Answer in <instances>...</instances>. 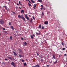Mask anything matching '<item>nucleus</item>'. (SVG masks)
<instances>
[{
	"instance_id": "52",
	"label": "nucleus",
	"mask_w": 67,
	"mask_h": 67,
	"mask_svg": "<svg viewBox=\"0 0 67 67\" xmlns=\"http://www.w3.org/2000/svg\"><path fill=\"white\" fill-rule=\"evenodd\" d=\"M29 3H31V2L30 1H29Z\"/></svg>"
},
{
	"instance_id": "34",
	"label": "nucleus",
	"mask_w": 67,
	"mask_h": 67,
	"mask_svg": "<svg viewBox=\"0 0 67 67\" xmlns=\"http://www.w3.org/2000/svg\"><path fill=\"white\" fill-rule=\"evenodd\" d=\"M42 8L43 9V10H45V9L43 7H42Z\"/></svg>"
},
{
	"instance_id": "37",
	"label": "nucleus",
	"mask_w": 67,
	"mask_h": 67,
	"mask_svg": "<svg viewBox=\"0 0 67 67\" xmlns=\"http://www.w3.org/2000/svg\"><path fill=\"white\" fill-rule=\"evenodd\" d=\"M33 18L35 20V18H34V16L33 17Z\"/></svg>"
},
{
	"instance_id": "30",
	"label": "nucleus",
	"mask_w": 67,
	"mask_h": 67,
	"mask_svg": "<svg viewBox=\"0 0 67 67\" xmlns=\"http://www.w3.org/2000/svg\"><path fill=\"white\" fill-rule=\"evenodd\" d=\"M37 53V56H39V54H38V53Z\"/></svg>"
},
{
	"instance_id": "44",
	"label": "nucleus",
	"mask_w": 67,
	"mask_h": 67,
	"mask_svg": "<svg viewBox=\"0 0 67 67\" xmlns=\"http://www.w3.org/2000/svg\"><path fill=\"white\" fill-rule=\"evenodd\" d=\"M16 33H18V31H16Z\"/></svg>"
},
{
	"instance_id": "31",
	"label": "nucleus",
	"mask_w": 67,
	"mask_h": 67,
	"mask_svg": "<svg viewBox=\"0 0 67 67\" xmlns=\"http://www.w3.org/2000/svg\"><path fill=\"white\" fill-rule=\"evenodd\" d=\"M62 45H64V43H63V42H62Z\"/></svg>"
},
{
	"instance_id": "39",
	"label": "nucleus",
	"mask_w": 67,
	"mask_h": 67,
	"mask_svg": "<svg viewBox=\"0 0 67 67\" xmlns=\"http://www.w3.org/2000/svg\"><path fill=\"white\" fill-rule=\"evenodd\" d=\"M22 62H24V60H22Z\"/></svg>"
},
{
	"instance_id": "33",
	"label": "nucleus",
	"mask_w": 67,
	"mask_h": 67,
	"mask_svg": "<svg viewBox=\"0 0 67 67\" xmlns=\"http://www.w3.org/2000/svg\"><path fill=\"white\" fill-rule=\"evenodd\" d=\"M47 67H49V65H47Z\"/></svg>"
},
{
	"instance_id": "10",
	"label": "nucleus",
	"mask_w": 67,
	"mask_h": 67,
	"mask_svg": "<svg viewBox=\"0 0 67 67\" xmlns=\"http://www.w3.org/2000/svg\"><path fill=\"white\" fill-rule=\"evenodd\" d=\"M53 58L54 59H55V54L53 55Z\"/></svg>"
},
{
	"instance_id": "2",
	"label": "nucleus",
	"mask_w": 67,
	"mask_h": 67,
	"mask_svg": "<svg viewBox=\"0 0 67 67\" xmlns=\"http://www.w3.org/2000/svg\"><path fill=\"white\" fill-rule=\"evenodd\" d=\"M4 22V20L2 19H1L0 20V23L1 24H3Z\"/></svg>"
},
{
	"instance_id": "59",
	"label": "nucleus",
	"mask_w": 67,
	"mask_h": 67,
	"mask_svg": "<svg viewBox=\"0 0 67 67\" xmlns=\"http://www.w3.org/2000/svg\"><path fill=\"white\" fill-rule=\"evenodd\" d=\"M66 47V48H67V47Z\"/></svg>"
},
{
	"instance_id": "40",
	"label": "nucleus",
	"mask_w": 67,
	"mask_h": 67,
	"mask_svg": "<svg viewBox=\"0 0 67 67\" xmlns=\"http://www.w3.org/2000/svg\"><path fill=\"white\" fill-rule=\"evenodd\" d=\"M21 39L22 40H23V38H21Z\"/></svg>"
},
{
	"instance_id": "55",
	"label": "nucleus",
	"mask_w": 67,
	"mask_h": 67,
	"mask_svg": "<svg viewBox=\"0 0 67 67\" xmlns=\"http://www.w3.org/2000/svg\"><path fill=\"white\" fill-rule=\"evenodd\" d=\"M20 5H22V4H20Z\"/></svg>"
},
{
	"instance_id": "11",
	"label": "nucleus",
	"mask_w": 67,
	"mask_h": 67,
	"mask_svg": "<svg viewBox=\"0 0 67 67\" xmlns=\"http://www.w3.org/2000/svg\"><path fill=\"white\" fill-rule=\"evenodd\" d=\"M30 36L31 38H32V39H33V38H34V37H33V35H31Z\"/></svg>"
},
{
	"instance_id": "6",
	"label": "nucleus",
	"mask_w": 67,
	"mask_h": 67,
	"mask_svg": "<svg viewBox=\"0 0 67 67\" xmlns=\"http://www.w3.org/2000/svg\"><path fill=\"white\" fill-rule=\"evenodd\" d=\"M36 7V4H34V9H36V8H35V7Z\"/></svg>"
},
{
	"instance_id": "20",
	"label": "nucleus",
	"mask_w": 67,
	"mask_h": 67,
	"mask_svg": "<svg viewBox=\"0 0 67 67\" xmlns=\"http://www.w3.org/2000/svg\"><path fill=\"white\" fill-rule=\"evenodd\" d=\"M28 5L29 7H31V4H30V3H28Z\"/></svg>"
},
{
	"instance_id": "16",
	"label": "nucleus",
	"mask_w": 67,
	"mask_h": 67,
	"mask_svg": "<svg viewBox=\"0 0 67 67\" xmlns=\"http://www.w3.org/2000/svg\"><path fill=\"white\" fill-rule=\"evenodd\" d=\"M31 1L32 2V3H34L35 2H34V1H33L32 0H31Z\"/></svg>"
},
{
	"instance_id": "50",
	"label": "nucleus",
	"mask_w": 67,
	"mask_h": 67,
	"mask_svg": "<svg viewBox=\"0 0 67 67\" xmlns=\"http://www.w3.org/2000/svg\"><path fill=\"white\" fill-rule=\"evenodd\" d=\"M33 36H34V37H35V36L34 35V34H33Z\"/></svg>"
},
{
	"instance_id": "41",
	"label": "nucleus",
	"mask_w": 67,
	"mask_h": 67,
	"mask_svg": "<svg viewBox=\"0 0 67 67\" xmlns=\"http://www.w3.org/2000/svg\"><path fill=\"white\" fill-rule=\"evenodd\" d=\"M5 60H8V59H5Z\"/></svg>"
},
{
	"instance_id": "47",
	"label": "nucleus",
	"mask_w": 67,
	"mask_h": 67,
	"mask_svg": "<svg viewBox=\"0 0 67 67\" xmlns=\"http://www.w3.org/2000/svg\"><path fill=\"white\" fill-rule=\"evenodd\" d=\"M3 64H4V65H5V63H4V62L3 63Z\"/></svg>"
},
{
	"instance_id": "25",
	"label": "nucleus",
	"mask_w": 67,
	"mask_h": 67,
	"mask_svg": "<svg viewBox=\"0 0 67 67\" xmlns=\"http://www.w3.org/2000/svg\"><path fill=\"white\" fill-rule=\"evenodd\" d=\"M24 44H25V45H27V43H26V42H25L24 43Z\"/></svg>"
},
{
	"instance_id": "9",
	"label": "nucleus",
	"mask_w": 67,
	"mask_h": 67,
	"mask_svg": "<svg viewBox=\"0 0 67 67\" xmlns=\"http://www.w3.org/2000/svg\"><path fill=\"white\" fill-rule=\"evenodd\" d=\"M8 58H9V59H11V60H12V59L11 58V57H7Z\"/></svg>"
},
{
	"instance_id": "51",
	"label": "nucleus",
	"mask_w": 67,
	"mask_h": 67,
	"mask_svg": "<svg viewBox=\"0 0 67 67\" xmlns=\"http://www.w3.org/2000/svg\"><path fill=\"white\" fill-rule=\"evenodd\" d=\"M4 32L5 33H7V32L6 31H5Z\"/></svg>"
},
{
	"instance_id": "49",
	"label": "nucleus",
	"mask_w": 67,
	"mask_h": 67,
	"mask_svg": "<svg viewBox=\"0 0 67 67\" xmlns=\"http://www.w3.org/2000/svg\"><path fill=\"white\" fill-rule=\"evenodd\" d=\"M64 56H67V55H66V54H65Z\"/></svg>"
},
{
	"instance_id": "45",
	"label": "nucleus",
	"mask_w": 67,
	"mask_h": 67,
	"mask_svg": "<svg viewBox=\"0 0 67 67\" xmlns=\"http://www.w3.org/2000/svg\"><path fill=\"white\" fill-rule=\"evenodd\" d=\"M40 35V33H38V35Z\"/></svg>"
},
{
	"instance_id": "42",
	"label": "nucleus",
	"mask_w": 67,
	"mask_h": 67,
	"mask_svg": "<svg viewBox=\"0 0 67 67\" xmlns=\"http://www.w3.org/2000/svg\"><path fill=\"white\" fill-rule=\"evenodd\" d=\"M32 67H36V65H35V66H33Z\"/></svg>"
},
{
	"instance_id": "27",
	"label": "nucleus",
	"mask_w": 67,
	"mask_h": 67,
	"mask_svg": "<svg viewBox=\"0 0 67 67\" xmlns=\"http://www.w3.org/2000/svg\"><path fill=\"white\" fill-rule=\"evenodd\" d=\"M57 60L55 62H54V64H56L57 63Z\"/></svg>"
},
{
	"instance_id": "32",
	"label": "nucleus",
	"mask_w": 67,
	"mask_h": 67,
	"mask_svg": "<svg viewBox=\"0 0 67 67\" xmlns=\"http://www.w3.org/2000/svg\"><path fill=\"white\" fill-rule=\"evenodd\" d=\"M12 12H13V13H14V14H15V12L13 11H12Z\"/></svg>"
},
{
	"instance_id": "36",
	"label": "nucleus",
	"mask_w": 67,
	"mask_h": 67,
	"mask_svg": "<svg viewBox=\"0 0 67 67\" xmlns=\"http://www.w3.org/2000/svg\"><path fill=\"white\" fill-rule=\"evenodd\" d=\"M19 4H20L21 3V2H20V1H19Z\"/></svg>"
},
{
	"instance_id": "17",
	"label": "nucleus",
	"mask_w": 67,
	"mask_h": 67,
	"mask_svg": "<svg viewBox=\"0 0 67 67\" xmlns=\"http://www.w3.org/2000/svg\"><path fill=\"white\" fill-rule=\"evenodd\" d=\"M9 25H11V22H9Z\"/></svg>"
},
{
	"instance_id": "57",
	"label": "nucleus",
	"mask_w": 67,
	"mask_h": 67,
	"mask_svg": "<svg viewBox=\"0 0 67 67\" xmlns=\"http://www.w3.org/2000/svg\"><path fill=\"white\" fill-rule=\"evenodd\" d=\"M49 63H51V62L50 61H49Z\"/></svg>"
},
{
	"instance_id": "35",
	"label": "nucleus",
	"mask_w": 67,
	"mask_h": 67,
	"mask_svg": "<svg viewBox=\"0 0 67 67\" xmlns=\"http://www.w3.org/2000/svg\"><path fill=\"white\" fill-rule=\"evenodd\" d=\"M3 30H5V29L4 28H3Z\"/></svg>"
},
{
	"instance_id": "46",
	"label": "nucleus",
	"mask_w": 67,
	"mask_h": 67,
	"mask_svg": "<svg viewBox=\"0 0 67 67\" xmlns=\"http://www.w3.org/2000/svg\"><path fill=\"white\" fill-rule=\"evenodd\" d=\"M40 9H41V10H43V8H40Z\"/></svg>"
},
{
	"instance_id": "19",
	"label": "nucleus",
	"mask_w": 67,
	"mask_h": 67,
	"mask_svg": "<svg viewBox=\"0 0 67 67\" xmlns=\"http://www.w3.org/2000/svg\"><path fill=\"white\" fill-rule=\"evenodd\" d=\"M23 12V13H24V10H21V13H22Z\"/></svg>"
},
{
	"instance_id": "1",
	"label": "nucleus",
	"mask_w": 67,
	"mask_h": 67,
	"mask_svg": "<svg viewBox=\"0 0 67 67\" xmlns=\"http://www.w3.org/2000/svg\"><path fill=\"white\" fill-rule=\"evenodd\" d=\"M18 17L19 18H21L22 19H23V20L25 22V18L23 16H20V15H19L18 16Z\"/></svg>"
},
{
	"instance_id": "14",
	"label": "nucleus",
	"mask_w": 67,
	"mask_h": 67,
	"mask_svg": "<svg viewBox=\"0 0 67 67\" xmlns=\"http://www.w3.org/2000/svg\"><path fill=\"white\" fill-rule=\"evenodd\" d=\"M41 25H40L39 26V28L41 29Z\"/></svg>"
},
{
	"instance_id": "23",
	"label": "nucleus",
	"mask_w": 67,
	"mask_h": 67,
	"mask_svg": "<svg viewBox=\"0 0 67 67\" xmlns=\"http://www.w3.org/2000/svg\"><path fill=\"white\" fill-rule=\"evenodd\" d=\"M4 7L6 9V10H7V6H4Z\"/></svg>"
},
{
	"instance_id": "43",
	"label": "nucleus",
	"mask_w": 67,
	"mask_h": 67,
	"mask_svg": "<svg viewBox=\"0 0 67 67\" xmlns=\"http://www.w3.org/2000/svg\"><path fill=\"white\" fill-rule=\"evenodd\" d=\"M41 7H42V8L43 7V5H41Z\"/></svg>"
},
{
	"instance_id": "13",
	"label": "nucleus",
	"mask_w": 67,
	"mask_h": 67,
	"mask_svg": "<svg viewBox=\"0 0 67 67\" xmlns=\"http://www.w3.org/2000/svg\"><path fill=\"white\" fill-rule=\"evenodd\" d=\"M32 21H33V19L31 18V19L30 22H31V23H32Z\"/></svg>"
},
{
	"instance_id": "4",
	"label": "nucleus",
	"mask_w": 67,
	"mask_h": 67,
	"mask_svg": "<svg viewBox=\"0 0 67 67\" xmlns=\"http://www.w3.org/2000/svg\"><path fill=\"white\" fill-rule=\"evenodd\" d=\"M25 16L26 19H27L28 20H29V17L27 16V15H25Z\"/></svg>"
},
{
	"instance_id": "24",
	"label": "nucleus",
	"mask_w": 67,
	"mask_h": 67,
	"mask_svg": "<svg viewBox=\"0 0 67 67\" xmlns=\"http://www.w3.org/2000/svg\"><path fill=\"white\" fill-rule=\"evenodd\" d=\"M41 29H44V27L43 26H42Z\"/></svg>"
},
{
	"instance_id": "15",
	"label": "nucleus",
	"mask_w": 67,
	"mask_h": 67,
	"mask_svg": "<svg viewBox=\"0 0 67 67\" xmlns=\"http://www.w3.org/2000/svg\"><path fill=\"white\" fill-rule=\"evenodd\" d=\"M24 66H26L27 64L26 63H24Z\"/></svg>"
},
{
	"instance_id": "8",
	"label": "nucleus",
	"mask_w": 67,
	"mask_h": 67,
	"mask_svg": "<svg viewBox=\"0 0 67 67\" xmlns=\"http://www.w3.org/2000/svg\"><path fill=\"white\" fill-rule=\"evenodd\" d=\"M45 24H48V21H46L44 23Z\"/></svg>"
},
{
	"instance_id": "26",
	"label": "nucleus",
	"mask_w": 67,
	"mask_h": 67,
	"mask_svg": "<svg viewBox=\"0 0 67 67\" xmlns=\"http://www.w3.org/2000/svg\"><path fill=\"white\" fill-rule=\"evenodd\" d=\"M41 62H43V59H41Z\"/></svg>"
},
{
	"instance_id": "60",
	"label": "nucleus",
	"mask_w": 67,
	"mask_h": 67,
	"mask_svg": "<svg viewBox=\"0 0 67 67\" xmlns=\"http://www.w3.org/2000/svg\"><path fill=\"white\" fill-rule=\"evenodd\" d=\"M28 1L29 2V1H30V0H28Z\"/></svg>"
},
{
	"instance_id": "53",
	"label": "nucleus",
	"mask_w": 67,
	"mask_h": 67,
	"mask_svg": "<svg viewBox=\"0 0 67 67\" xmlns=\"http://www.w3.org/2000/svg\"><path fill=\"white\" fill-rule=\"evenodd\" d=\"M17 5H19V4L17 3Z\"/></svg>"
},
{
	"instance_id": "29",
	"label": "nucleus",
	"mask_w": 67,
	"mask_h": 67,
	"mask_svg": "<svg viewBox=\"0 0 67 67\" xmlns=\"http://www.w3.org/2000/svg\"><path fill=\"white\" fill-rule=\"evenodd\" d=\"M44 15H41V18H43V16H44Z\"/></svg>"
},
{
	"instance_id": "28",
	"label": "nucleus",
	"mask_w": 67,
	"mask_h": 67,
	"mask_svg": "<svg viewBox=\"0 0 67 67\" xmlns=\"http://www.w3.org/2000/svg\"><path fill=\"white\" fill-rule=\"evenodd\" d=\"M19 57H21L22 55H19Z\"/></svg>"
},
{
	"instance_id": "48",
	"label": "nucleus",
	"mask_w": 67,
	"mask_h": 67,
	"mask_svg": "<svg viewBox=\"0 0 67 67\" xmlns=\"http://www.w3.org/2000/svg\"><path fill=\"white\" fill-rule=\"evenodd\" d=\"M36 34H37V35H38V33L37 32H36Z\"/></svg>"
},
{
	"instance_id": "18",
	"label": "nucleus",
	"mask_w": 67,
	"mask_h": 67,
	"mask_svg": "<svg viewBox=\"0 0 67 67\" xmlns=\"http://www.w3.org/2000/svg\"><path fill=\"white\" fill-rule=\"evenodd\" d=\"M10 40H12V36H11L10 37Z\"/></svg>"
},
{
	"instance_id": "56",
	"label": "nucleus",
	"mask_w": 67,
	"mask_h": 67,
	"mask_svg": "<svg viewBox=\"0 0 67 67\" xmlns=\"http://www.w3.org/2000/svg\"><path fill=\"white\" fill-rule=\"evenodd\" d=\"M19 8L20 9H21V8L20 7H19Z\"/></svg>"
},
{
	"instance_id": "3",
	"label": "nucleus",
	"mask_w": 67,
	"mask_h": 67,
	"mask_svg": "<svg viewBox=\"0 0 67 67\" xmlns=\"http://www.w3.org/2000/svg\"><path fill=\"white\" fill-rule=\"evenodd\" d=\"M11 65L12 66H13L14 67H15L16 66V65H15V64L14 62H12L11 63Z\"/></svg>"
},
{
	"instance_id": "5",
	"label": "nucleus",
	"mask_w": 67,
	"mask_h": 67,
	"mask_svg": "<svg viewBox=\"0 0 67 67\" xmlns=\"http://www.w3.org/2000/svg\"><path fill=\"white\" fill-rule=\"evenodd\" d=\"M13 53L14 54V56H16V55H17V54H16V53H15V52L14 51H13Z\"/></svg>"
},
{
	"instance_id": "7",
	"label": "nucleus",
	"mask_w": 67,
	"mask_h": 67,
	"mask_svg": "<svg viewBox=\"0 0 67 67\" xmlns=\"http://www.w3.org/2000/svg\"><path fill=\"white\" fill-rule=\"evenodd\" d=\"M10 28L11 29H12L13 30H14V28H13V26H10Z\"/></svg>"
},
{
	"instance_id": "12",
	"label": "nucleus",
	"mask_w": 67,
	"mask_h": 67,
	"mask_svg": "<svg viewBox=\"0 0 67 67\" xmlns=\"http://www.w3.org/2000/svg\"><path fill=\"white\" fill-rule=\"evenodd\" d=\"M38 2H42V0H38Z\"/></svg>"
},
{
	"instance_id": "58",
	"label": "nucleus",
	"mask_w": 67,
	"mask_h": 67,
	"mask_svg": "<svg viewBox=\"0 0 67 67\" xmlns=\"http://www.w3.org/2000/svg\"><path fill=\"white\" fill-rule=\"evenodd\" d=\"M8 1H11V0H8Z\"/></svg>"
},
{
	"instance_id": "54",
	"label": "nucleus",
	"mask_w": 67,
	"mask_h": 67,
	"mask_svg": "<svg viewBox=\"0 0 67 67\" xmlns=\"http://www.w3.org/2000/svg\"><path fill=\"white\" fill-rule=\"evenodd\" d=\"M14 35H15V34H14Z\"/></svg>"
},
{
	"instance_id": "61",
	"label": "nucleus",
	"mask_w": 67,
	"mask_h": 67,
	"mask_svg": "<svg viewBox=\"0 0 67 67\" xmlns=\"http://www.w3.org/2000/svg\"><path fill=\"white\" fill-rule=\"evenodd\" d=\"M26 60H27V59H26Z\"/></svg>"
},
{
	"instance_id": "22",
	"label": "nucleus",
	"mask_w": 67,
	"mask_h": 67,
	"mask_svg": "<svg viewBox=\"0 0 67 67\" xmlns=\"http://www.w3.org/2000/svg\"><path fill=\"white\" fill-rule=\"evenodd\" d=\"M42 15H44V13L43 12H42Z\"/></svg>"
},
{
	"instance_id": "21",
	"label": "nucleus",
	"mask_w": 67,
	"mask_h": 67,
	"mask_svg": "<svg viewBox=\"0 0 67 67\" xmlns=\"http://www.w3.org/2000/svg\"><path fill=\"white\" fill-rule=\"evenodd\" d=\"M36 67H39V65L38 64H37L36 65Z\"/></svg>"
},
{
	"instance_id": "38",
	"label": "nucleus",
	"mask_w": 67,
	"mask_h": 67,
	"mask_svg": "<svg viewBox=\"0 0 67 67\" xmlns=\"http://www.w3.org/2000/svg\"><path fill=\"white\" fill-rule=\"evenodd\" d=\"M65 49V48H63V50H64Z\"/></svg>"
}]
</instances>
